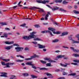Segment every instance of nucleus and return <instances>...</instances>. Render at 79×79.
I'll list each match as a JSON object with an SVG mask.
<instances>
[{
  "label": "nucleus",
  "instance_id": "nucleus-1",
  "mask_svg": "<svg viewBox=\"0 0 79 79\" xmlns=\"http://www.w3.org/2000/svg\"><path fill=\"white\" fill-rule=\"evenodd\" d=\"M36 34V32H33L30 33V35H29L28 36H23V38L25 40H29L30 39H34V40L38 41H42V40L40 39L39 38H36V36L34 35Z\"/></svg>",
  "mask_w": 79,
  "mask_h": 79
},
{
  "label": "nucleus",
  "instance_id": "nucleus-2",
  "mask_svg": "<svg viewBox=\"0 0 79 79\" xmlns=\"http://www.w3.org/2000/svg\"><path fill=\"white\" fill-rule=\"evenodd\" d=\"M14 46H16L17 47L15 48V49L16 50L17 52H22L24 49L23 47H19V45L18 44H13Z\"/></svg>",
  "mask_w": 79,
  "mask_h": 79
},
{
  "label": "nucleus",
  "instance_id": "nucleus-3",
  "mask_svg": "<svg viewBox=\"0 0 79 79\" xmlns=\"http://www.w3.org/2000/svg\"><path fill=\"white\" fill-rule=\"evenodd\" d=\"M32 62H27V63H26V65H29L30 66H32V68L34 69H37V67L34 65V64H32Z\"/></svg>",
  "mask_w": 79,
  "mask_h": 79
},
{
  "label": "nucleus",
  "instance_id": "nucleus-4",
  "mask_svg": "<svg viewBox=\"0 0 79 79\" xmlns=\"http://www.w3.org/2000/svg\"><path fill=\"white\" fill-rule=\"evenodd\" d=\"M46 6H48V8H49L50 9H52V11H55V10H58V8H59V7H56V8H52V7L46 4Z\"/></svg>",
  "mask_w": 79,
  "mask_h": 79
},
{
  "label": "nucleus",
  "instance_id": "nucleus-5",
  "mask_svg": "<svg viewBox=\"0 0 79 79\" xmlns=\"http://www.w3.org/2000/svg\"><path fill=\"white\" fill-rule=\"evenodd\" d=\"M41 32L42 33H43L44 34V33H49L52 36H53V34H52V32H51L50 30L43 31H41Z\"/></svg>",
  "mask_w": 79,
  "mask_h": 79
},
{
  "label": "nucleus",
  "instance_id": "nucleus-6",
  "mask_svg": "<svg viewBox=\"0 0 79 79\" xmlns=\"http://www.w3.org/2000/svg\"><path fill=\"white\" fill-rule=\"evenodd\" d=\"M13 47V45L9 46H6L5 47V49H6V50H10V49L11 48H12Z\"/></svg>",
  "mask_w": 79,
  "mask_h": 79
},
{
  "label": "nucleus",
  "instance_id": "nucleus-7",
  "mask_svg": "<svg viewBox=\"0 0 79 79\" xmlns=\"http://www.w3.org/2000/svg\"><path fill=\"white\" fill-rule=\"evenodd\" d=\"M50 15V12H48L47 13V14L46 15V16L45 18V20H47L48 19V17L49 15Z\"/></svg>",
  "mask_w": 79,
  "mask_h": 79
},
{
  "label": "nucleus",
  "instance_id": "nucleus-8",
  "mask_svg": "<svg viewBox=\"0 0 79 79\" xmlns=\"http://www.w3.org/2000/svg\"><path fill=\"white\" fill-rule=\"evenodd\" d=\"M38 46H39V48H45V46H44L42 45H41L40 44H38Z\"/></svg>",
  "mask_w": 79,
  "mask_h": 79
},
{
  "label": "nucleus",
  "instance_id": "nucleus-9",
  "mask_svg": "<svg viewBox=\"0 0 79 79\" xmlns=\"http://www.w3.org/2000/svg\"><path fill=\"white\" fill-rule=\"evenodd\" d=\"M7 73H6L2 74V75H0L1 77H8V76L6 75Z\"/></svg>",
  "mask_w": 79,
  "mask_h": 79
},
{
  "label": "nucleus",
  "instance_id": "nucleus-10",
  "mask_svg": "<svg viewBox=\"0 0 79 79\" xmlns=\"http://www.w3.org/2000/svg\"><path fill=\"white\" fill-rule=\"evenodd\" d=\"M48 30H50L51 31H52V32H53V34H55V29L52 28H48Z\"/></svg>",
  "mask_w": 79,
  "mask_h": 79
},
{
  "label": "nucleus",
  "instance_id": "nucleus-11",
  "mask_svg": "<svg viewBox=\"0 0 79 79\" xmlns=\"http://www.w3.org/2000/svg\"><path fill=\"white\" fill-rule=\"evenodd\" d=\"M33 58H35V57L34 56H31L30 57V58H28L27 59H25V60H32V59Z\"/></svg>",
  "mask_w": 79,
  "mask_h": 79
},
{
  "label": "nucleus",
  "instance_id": "nucleus-12",
  "mask_svg": "<svg viewBox=\"0 0 79 79\" xmlns=\"http://www.w3.org/2000/svg\"><path fill=\"white\" fill-rule=\"evenodd\" d=\"M58 42H59V40L58 39L53 40L52 41V43H56Z\"/></svg>",
  "mask_w": 79,
  "mask_h": 79
},
{
  "label": "nucleus",
  "instance_id": "nucleus-13",
  "mask_svg": "<svg viewBox=\"0 0 79 79\" xmlns=\"http://www.w3.org/2000/svg\"><path fill=\"white\" fill-rule=\"evenodd\" d=\"M64 57V56L61 55H59L57 56V58H58V59H59L60 58H63Z\"/></svg>",
  "mask_w": 79,
  "mask_h": 79
},
{
  "label": "nucleus",
  "instance_id": "nucleus-14",
  "mask_svg": "<svg viewBox=\"0 0 79 79\" xmlns=\"http://www.w3.org/2000/svg\"><path fill=\"white\" fill-rule=\"evenodd\" d=\"M36 2L39 3H43V1L41 0H36Z\"/></svg>",
  "mask_w": 79,
  "mask_h": 79
},
{
  "label": "nucleus",
  "instance_id": "nucleus-15",
  "mask_svg": "<svg viewBox=\"0 0 79 79\" xmlns=\"http://www.w3.org/2000/svg\"><path fill=\"white\" fill-rule=\"evenodd\" d=\"M55 3H61L62 0H55Z\"/></svg>",
  "mask_w": 79,
  "mask_h": 79
},
{
  "label": "nucleus",
  "instance_id": "nucleus-16",
  "mask_svg": "<svg viewBox=\"0 0 79 79\" xmlns=\"http://www.w3.org/2000/svg\"><path fill=\"white\" fill-rule=\"evenodd\" d=\"M7 65L9 66L10 65V66H12V65H13V64H14V63H7Z\"/></svg>",
  "mask_w": 79,
  "mask_h": 79
},
{
  "label": "nucleus",
  "instance_id": "nucleus-17",
  "mask_svg": "<svg viewBox=\"0 0 79 79\" xmlns=\"http://www.w3.org/2000/svg\"><path fill=\"white\" fill-rule=\"evenodd\" d=\"M68 2L66 0H64L62 2V4H63V5H66V4H68Z\"/></svg>",
  "mask_w": 79,
  "mask_h": 79
},
{
  "label": "nucleus",
  "instance_id": "nucleus-18",
  "mask_svg": "<svg viewBox=\"0 0 79 79\" xmlns=\"http://www.w3.org/2000/svg\"><path fill=\"white\" fill-rule=\"evenodd\" d=\"M22 74L23 76H24L25 77H26L29 76V74L26 73H22Z\"/></svg>",
  "mask_w": 79,
  "mask_h": 79
},
{
  "label": "nucleus",
  "instance_id": "nucleus-19",
  "mask_svg": "<svg viewBox=\"0 0 79 79\" xmlns=\"http://www.w3.org/2000/svg\"><path fill=\"white\" fill-rule=\"evenodd\" d=\"M0 24H1V26H2L5 25H7V24H6V23H0Z\"/></svg>",
  "mask_w": 79,
  "mask_h": 79
},
{
  "label": "nucleus",
  "instance_id": "nucleus-20",
  "mask_svg": "<svg viewBox=\"0 0 79 79\" xmlns=\"http://www.w3.org/2000/svg\"><path fill=\"white\" fill-rule=\"evenodd\" d=\"M73 56H75V57H79V55L77 54H73Z\"/></svg>",
  "mask_w": 79,
  "mask_h": 79
},
{
  "label": "nucleus",
  "instance_id": "nucleus-21",
  "mask_svg": "<svg viewBox=\"0 0 79 79\" xmlns=\"http://www.w3.org/2000/svg\"><path fill=\"white\" fill-rule=\"evenodd\" d=\"M3 35L4 37H5L6 38L8 37V34L7 33H5L3 34Z\"/></svg>",
  "mask_w": 79,
  "mask_h": 79
},
{
  "label": "nucleus",
  "instance_id": "nucleus-22",
  "mask_svg": "<svg viewBox=\"0 0 79 79\" xmlns=\"http://www.w3.org/2000/svg\"><path fill=\"white\" fill-rule=\"evenodd\" d=\"M2 60H3V61H10V59H2Z\"/></svg>",
  "mask_w": 79,
  "mask_h": 79
},
{
  "label": "nucleus",
  "instance_id": "nucleus-23",
  "mask_svg": "<svg viewBox=\"0 0 79 79\" xmlns=\"http://www.w3.org/2000/svg\"><path fill=\"white\" fill-rule=\"evenodd\" d=\"M68 33L67 32H65L62 34L61 36H63V35H67Z\"/></svg>",
  "mask_w": 79,
  "mask_h": 79
},
{
  "label": "nucleus",
  "instance_id": "nucleus-24",
  "mask_svg": "<svg viewBox=\"0 0 79 79\" xmlns=\"http://www.w3.org/2000/svg\"><path fill=\"white\" fill-rule=\"evenodd\" d=\"M60 66H63L64 67H66L67 66V65L61 63H60Z\"/></svg>",
  "mask_w": 79,
  "mask_h": 79
},
{
  "label": "nucleus",
  "instance_id": "nucleus-25",
  "mask_svg": "<svg viewBox=\"0 0 79 79\" xmlns=\"http://www.w3.org/2000/svg\"><path fill=\"white\" fill-rule=\"evenodd\" d=\"M34 26L35 27H36L37 28H38V27H40V25L39 24H37V25H34Z\"/></svg>",
  "mask_w": 79,
  "mask_h": 79
},
{
  "label": "nucleus",
  "instance_id": "nucleus-26",
  "mask_svg": "<svg viewBox=\"0 0 79 79\" xmlns=\"http://www.w3.org/2000/svg\"><path fill=\"white\" fill-rule=\"evenodd\" d=\"M49 2V1H43V4H45L46 3H48Z\"/></svg>",
  "mask_w": 79,
  "mask_h": 79
},
{
  "label": "nucleus",
  "instance_id": "nucleus-27",
  "mask_svg": "<svg viewBox=\"0 0 79 79\" xmlns=\"http://www.w3.org/2000/svg\"><path fill=\"white\" fill-rule=\"evenodd\" d=\"M40 70H47L48 69L45 68H40Z\"/></svg>",
  "mask_w": 79,
  "mask_h": 79
},
{
  "label": "nucleus",
  "instance_id": "nucleus-28",
  "mask_svg": "<svg viewBox=\"0 0 79 79\" xmlns=\"http://www.w3.org/2000/svg\"><path fill=\"white\" fill-rule=\"evenodd\" d=\"M73 12L74 13H75L76 14H79V12L78 11H77L76 10H73Z\"/></svg>",
  "mask_w": 79,
  "mask_h": 79
},
{
  "label": "nucleus",
  "instance_id": "nucleus-29",
  "mask_svg": "<svg viewBox=\"0 0 79 79\" xmlns=\"http://www.w3.org/2000/svg\"><path fill=\"white\" fill-rule=\"evenodd\" d=\"M60 11H66V10H64V9L62 8H60L59 9Z\"/></svg>",
  "mask_w": 79,
  "mask_h": 79
},
{
  "label": "nucleus",
  "instance_id": "nucleus-30",
  "mask_svg": "<svg viewBox=\"0 0 79 79\" xmlns=\"http://www.w3.org/2000/svg\"><path fill=\"white\" fill-rule=\"evenodd\" d=\"M38 9H39L40 10H39V11H40V12H41V11H42V12H44V10L43 9H40L39 8H38Z\"/></svg>",
  "mask_w": 79,
  "mask_h": 79
},
{
  "label": "nucleus",
  "instance_id": "nucleus-31",
  "mask_svg": "<svg viewBox=\"0 0 79 79\" xmlns=\"http://www.w3.org/2000/svg\"><path fill=\"white\" fill-rule=\"evenodd\" d=\"M74 62H75L76 63H79V60H73Z\"/></svg>",
  "mask_w": 79,
  "mask_h": 79
},
{
  "label": "nucleus",
  "instance_id": "nucleus-32",
  "mask_svg": "<svg viewBox=\"0 0 79 79\" xmlns=\"http://www.w3.org/2000/svg\"><path fill=\"white\" fill-rule=\"evenodd\" d=\"M31 76L32 78H37V77L36 76H35L34 75H31Z\"/></svg>",
  "mask_w": 79,
  "mask_h": 79
},
{
  "label": "nucleus",
  "instance_id": "nucleus-33",
  "mask_svg": "<svg viewBox=\"0 0 79 79\" xmlns=\"http://www.w3.org/2000/svg\"><path fill=\"white\" fill-rule=\"evenodd\" d=\"M7 63L6 64V65H5L4 66H6V67H4V68H10V66H8L7 65Z\"/></svg>",
  "mask_w": 79,
  "mask_h": 79
},
{
  "label": "nucleus",
  "instance_id": "nucleus-34",
  "mask_svg": "<svg viewBox=\"0 0 79 79\" xmlns=\"http://www.w3.org/2000/svg\"><path fill=\"white\" fill-rule=\"evenodd\" d=\"M40 61L41 62V63H43V64H45L47 62L45 61H44L43 60H41Z\"/></svg>",
  "mask_w": 79,
  "mask_h": 79
},
{
  "label": "nucleus",
  "instance_id": "nucleus-35",
  "mask_svg": "<svg viewBox=\"0 0 79 79\" xmlns=\"http://www.w3.org/2000/svg\"><path fill=\"white\" fill-rule=\"evenodd\" d=\"M76 73H72L71 74H70L69 75V76H75V75H76Z\"/></svg>",
  "mask_w": 79,
  "mask_h": 79
},
{
  "label": "nucleus",
  "instance_id": "nucleus-36",
  "mask_svg": "<svg viewBox=\"0 0 79 79\" xmlns=\"http://www.w3.org/2000/svg\"><path fill=\"white\" fill-rule=\"evenodd\" d=\"M46 74L47 76H52V74H51L50 73H46Z\"/></svg>",
  "mask_w": 79,
  "mask_h": 79
},
{
  "label": "nucleus",
  "instance_id": "nucleus-37",
  "mask_svg": "<svg viewBox=\"0 0 79 79\" xmlns=\"http://www.w3.org/2000/svg\"><path fill=\"white\" fill-rule=\"evenodd\" d=\"M63 75H64V76H65V75H67V74H68V73H66V72H64L63 73Z\"/></svg>",
  "mask_w": 79,
  "mask_h": 79
},
{
  "label": "nucleus",
  "instance_id": "nucleus-38",
  "mask_svg": "<svg viewBox=\"0 0 79 79\" xmlns=\"http://www.w3.org/2000/svg\"><path fill=\"white\" fill-rule=\"evenodd\" d=\"M5 44H7V45H10V42L6 41L5 42Z\"/></svg>",
  "mask_w": 79,
  "mask_h": 79
},
{
  "label": "nucleus",
  "instance_id": "nucleus-39",
  "mask_svg": "<svg viewBox=\"0 0 79 79\" xmlns=\"http://www.w3.org/2000/svg\"><path fill=\"white\" fill-rule=\"evenodd\" d=\"M35 58H36V57H39V56L36 55V54H34V55Z\"/></svg>",
  "mask_w": 79,
  "mask_h": 79
},
{
  "label": "nucleus",
  "instance_id": "nucleus-40",
  "mask_svg": "<svg viewBox=\"0 0 79 79\" xmlns=\"http://www.w3.org/2000/svg\"><path fill=\"white\" fill-rule=\"evenodd\" d=\"M1 64L3 65V66H5V65H6V64L3 62H1Z\"/></svg>",
  "mask_w": 79,
  "mask_h": 79
},
{
  "label": "nucleus",
  "instance_id": "nucleus-41",
  "mask_svg": "<svg viewBox=\"0 0 79 79\" xmlns=\"http://www.w3.org/2000/svg\"><path fill=\"white\" fill-rule=\"evenodd\" d=\"M47 66H51V64L50 63H48L46 64Z\"/></svg>",
  "mask_w": 79,
  "mask_h": 79
},
{
  "label": "nucleus",
  "instance_id": "nucleus-42",
  "mask_svg": "<svg viewBox=\"0 0 79 79\" xmlns=\"http://www.w3.org/2000/svg\"><path fill=\"white\" fill-rule=\"evenodd\" d=\"M32 43L35 45H37V42H32Z\"/></svg>",
  "mask_w": 79,
  "mask_h": 79
},
{
  "label": "nucleus",
  "instance_id": "nucleus-43",
  "mask_svg": "<svg viewBox=\"0 0 79 79\" xmlns=\"http://www.w3.org/2000/svg\"><path fill=\"white\" fill-rule=\"evenodd\" d=\"M16 61L17 62H21V61H23V60H16Z\"/></svg>",
  "mask_w": 79,
  "mask_h": 79
},
{
  "label": "nucleus",
  "instance_id": "nucleus-44",
  "mask_svg": "<svg viewBox=\"0 0 79 79\" xmlns=\"http://www.w3.org/2000/svg\"><path fill=\"white\" fill-rule=\"evenodd\" d=\"M73 52H79V50L78 49H74Z\"/></svg>",
  "mask_w": 79,
  "mask_h": 79
},
{
  "label": "nucleus",
  "instance_id": "nucleus-45",
  "mask_svg": "<svg viewBox=\"0 0 79 79\" xmlns=\"http://www.w3.org/2000/svg\"><path fill=\"white\" fill-rule=\"evenodd\" d=\"M44 60L47 61H50V59L48 58H44Z\"/></svg>",
  "mask_w": 79,
  "mask_h": 79
},
{
  "label": "nucleus",
  "instance_id": "nucleus-46",
  "mask_svg": "<svg viewBox=\"0 0 79 79\" xmlns=\"http://www.w3.org/2000/svg\"><path fill=\"white\" fill-rule=\"evenodd\" d=\"M63 48H67V49H68L69 48V47H65V46H62Z\"/></svg>",
  "mask_w": 79,
  "mask_h": 79
},
{
  "label": "nucleus",
  "instance_id": "nucleus-47",
  "mask_svg": "<svg viewBox=\"0 0 79 79\" xmlns=\"http://www.w3.org/2000/svg\"><path fill=\"white\" fill-rule=\"evenodd\" d=\"M26 26V24L24 23L23 24H22L20 26H22V27H24V26Z\"/></svg>",
  "mask_w": 79,
  "mask_h": 79
},
{
  "label": "nucleus",
  "instance_id": "nucleus-48",
  "mask_svg": "<svg viewBox=\"0 0 79 79\" xmlns=\"http://www.w3.org/2000/svg\"><path fill=\"white\" fill-rule=\"evenodd\" d=\"M72 42H73V44H76V41H75V40H72Z\"/></svg>",
  "mask_w": 79,
  "mask_h": 79
},
{
  "label": "nucleus",
  "instance_id": "nucleus-49",
  "mask_svg": "<svg viewBox=\"0 0 79 79\" xmlns=\"http://www.w3.org/2000/svg\"><path fill=\"white\" fill-rule=\"evenodd\" d=\"M54 34H60V31H57L56 32H55V33Z\"/></svg>",
  "mask_w": 79,
  "mask_h": 79
},
{
  "label": "nucleus",
  "instance_id": "nucleus-50",
  "mask_svg": "<svg viewBox=\"0 0 79 79\" xmlns=\"http://www.w3.org/2000/svg\"><path fill=\"white\" fill-rule=\"evenodd\" d=\"M9 43H10V44H14V41L9 42Z\"/></svg>",
  "mask_w": 79,
  "mask_h": 79
},
{
  "label": "nucleus",
  "instance_id": "nucleus-51",
  "mask_svg": "<svg viewBox=\"0 0 79 79\" xmlns=\"http://www.w3.org/2000/svg\"><path fill=\"white\" fill-rule=\"evenodd\" d=\"M54 52L55 53H59V52H60V51L59 50H57L54 51Z\"/></svg>",
  "mask_w": 79,
  "mask_h": 79
},
{
  "label": "nucleus",
  "instance_id": "nucleus-52",
  "mask_svg": "<svg viewBox=\"0 0 79 79\" xmlns=\"http://www.w3.org/2000/svg\"><path fill=\"white\" fill-rule=\"evenodd\" d=\"M72 64H73V65H77V63H71Z\"/></svg>",
  "mask_w": 79,
  "mask_h": 79
},
{
  "label": "nucleus",
  "instance_id": "nucleus-53",
  "mask_svg": "<svg viewBox=\"0 0 79 79\" xmlns=\"http://www.w3.org/2000/svg\"><path fill=\"white\" fill-rule=\"evenodd\" d=\"M5 29V30H7V31H10V29L8 28H6Z\"/></svg>",
  "mask_w": 79,
  "mask_h": 79
},
{
  "label": "nucleus",
  "instance_id": "nucleus-54",
  "mask_svg": "<svg viewBox=\"0 0 79 79\" xmlns=\"http://www.w3.org/2000/svg\"><path fill=\"white\" fill-rule=\"evenodd\" d=\"M70 49H71V50H73V51L74 52V48L73 47H71L70 48Z\"/></svg>",
  "mask_w": 79,
  "mask_h": 79
},
{
  "label": "nucleus",
  "instance_id": "nucleus-55",
  "mask_svg": "<svg viewBox=\"0 0 79 79\" xmlns=\"http://www.w3.org/2000/svg\"><path fill=\"white\" fill-rule=\"evenodd\" d=\"M25 50H29V49L27 48H25Z\"/></svg>",
  "mask_w": 79,
  "mask_h": 79
},
{
  "label": "nucleus",
  "instance_id": "nucleus-56",
  "mask_svg": "<svg viewBox=\"0 0 79 79\" xmlns=\"http://www.w3.org/2000/svg\"><path fill=\"white\" fill-rule=\"evenodd\" d=\"M32 8L33 9H38L39 8H38L36 7H35V6H34V7H32Z\"/></svg>",
  "mask_w": 79,
  "mask_h": 79
},
{
  "label": "nucleus",
  "instance_id": "nucleus-57",
  "mask_svg": "<svg viewBox=\"0 0 79 79\" xmlns=\"http://www.w3.org/2000/svg\"><path fill=\"white\" fill-rule=\"evenodd\" d=\"M68 8L69 9H71L72 8H73V6H69Z\"/></svg>",
  "mask_w": 79,
  "mask_h": 79
},
{
  "label": "nucleus",
  "instance_id": "nucleus-58",
  "mask_svg": "<svg viewBox=\"0 0 79 79\" xmlns=\"http://www.w3.org/2000/svg\"><path fill=\"white\" fill-rule=\"evenodd\" d=\"M48 78H53L54 77L53 76H51V77H48Z\"/></svg>",
  "mask_w": 79,
  "mask_h": 79
},
{
  "label": "nucleus",
  "instance_id": "nucleus-59",
  "mask_svg": "<svg viewBox=\"0 0 79 79\" xmlns=\"http://www.w3.org/2000/svg\"><path fill=\"white\" fill-rule=\"evenodd\" d=\"M60 70L59 69H56L55 70V71L56 72H59V71H60Z\"/></svg>",
  "mask_w": 79,
  "mask_h": 79
},
{
  "label": "nucleus",
  "instance_id": "nucleus-60",
  "mask_svg": "<svg viewBox=\"0 0 79 79\" xmlns=\"http://www.w3.org/2000/svg\"><path fill=\"white\" fill-rule=\"evenodd\" d=\"M25 8H26V9H28V8H29L28 7H26V6H25V7H24V6H23V9H25Z\"/></svg>",
  "mask_w": 79,
  "mask_h": 79
},
{
  "label": "nucleus",
  "instance_id": "nucleus-61",
  "mask_svg": "<svg viewBox=\"0 0 79 79\" xmlns=\"http://www.w3.org/2000/svg\"><path fill=\"white\" fill-rule=\"evenodd\" d=\"M20 57L21 58H24V57L23 56H22L20 55Z\"/></svg>",
  "mask_w": 79,
  "mask_h": 79
},
{
  "label": "nucleus",
  "instance_id": "nucleus-62",
  "mask_svg": "<svg viewBox=\"0 0 79 79\" xmlns=\"http://www.w3.org/2000/svg\"><path fill=\"white\" fill-rule=\"evenodd\" d=\"M76 37H77V38H79V34L77 35H76Z\"/></svg>",
  "mask_w": 79,
  "mask_h": 79
},
{
  "label": "nucleus",
  "instance_id": "nucleus-63",
  "mask_svg": "<svg viewBox=\"0 0 79 79\" xmlns=\"http://www.w3.org/2000/svg\"><path fill=\"white\" fill-rule=\"evenodd\" d=\"M5 73V72H0V74H4Z\"/></svg>",
  "mask_w": 79,
  "mask_h": 79
},
{
  "label": "nucleus",
  "instance_id": "nucleus-64",
  "mask_svg": "<svg viewBox=\"0 0 79 79\" xmlns=\"http://www.w3.org/2000/svg\"><path fill=\"white\" fill-rule=\"evenodd\" d=\"M54 23V24H56V25H58V23H56V22Z\"/></svg>",
  "mask_w": 79,
  "mask_h": 79
}]
</instances>
